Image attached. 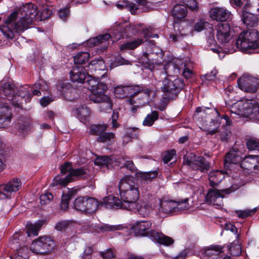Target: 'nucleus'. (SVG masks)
Wrapping results in <instances>:
<instances>
[{
    "label": "nucleus",
    "mask_w": 259,
    "mask_h": 259,
    "mask_svg": "<svg viewBox=\"0 0 259 259\" xmlns=\"http://www.w3.org/2000/svg\"><path fill=\"white\" fill-rule=\"evenodd\" d=\"M36 6L27 3L16 8L6 19L5 25L0 28L3 35L9 39H13L15 33H21L27 29L35 20L42 21L52 15V11L45 7L39 13L37 12Z\"/></svg>",
    "instance_id": "obj_1"
},
{
    "label": "nucleus",
    "mask_w": 259,
    "mask_h": 259,
    "mask_svg": "<svg viewBox=\"0 0 259 259\" xmlns=\"http://www.w3.org/2000/svg\"><path fill=\"white\" fill-rule=\"evenodd\" d=\"M240 30V28L235 27L231 28L228 23H220L215 26V34L218 42L223 45L219 48L216 45V41L214 35L209 36L207 40V49L211 50L213 52L218 54L220 58H224V53L226 54L233 53L235 51L234 45H230L229 41L235 35V31Z\"/></svg>",
    "instance_id": "obj_2"
},
{
    "label": "nucleus",
    "mask_w": 259,
    "mask_h": 259,
    "mask_svg": "<svg viewBox=\"0 0 259 259\" xmlns=\"http://www.w3.org/2000/svg\"><path fill=\"white\" fill-rule=\"evenodd\" d=\"M118 188L120 199L123 202V209H133L140 196L135 180L132 177L126 176L120 180Z\"/></svg>",
    "instance_id": "obj_3"
},
{
    "label": "nucleus",
    "mask_w": 259,
    "mask_h": 259,
    "mask_svg": "<svg viewBox=\"0 0 259 259\" xmlns=\"http://www.w3.org/2000/svg\"><path fill=\"white\" fill-rule=\"evenodd\" d=\"M86 78H87L88 88L91 93L89 95L90 99L94 103H102L101 108H103V110L105 111L111 110L112 108V104L110 99L108 96L105 94V92L107 90L106 84L99 81L97 79L88 74Z\"/></svg>",
    "instance_id": "obj_4"
},
{
    "label": "nucleus",
    "mask_w": 259,
    "mask_h": 259,
    "mask_svg": "<svg viewBox=\"0 0 259 259\" xmlns=\"http://www.w3.org/2000/svg\"><path fill=\"white\" fill-rule=\"evenodd\" d=\"M231 117H249L259 121V105L255 101L242 100L234 103L230 108Z\"/></svg>",
    "instance_id": "obj_5"
},
{
    "label": "nucleus",
    "mask_w": 259,
    "mask_h": 259,
    "mask_svg": "<svg viewBox=\"0 0 259 259\" xmlns=\"http://www.w3.org/2000/svg\"><path fill=\"white\" fill-rule=\"evenodd\" d=\"M68 172L69 174L65 177L60 175L54 178L52 185L53 186L57 185L65 186L68 183L87 178L89 175L87 169L84 168L71 169L70 163L66 162L61 166V173L62 175H65Z\"/></svg>",
    "instance_id": "obj_6"
},
{
    "label": "nucleus",
    "mask_w": 259,
    "mask_h": 259,
    "mask_svg": "<svg viewBox=\"0 0 259 259\" xmlns=\"http://www.w3.org/2000/svg\"><path fill=\"white\" fill-rule=\"evenodd\" d=\"M198 113H200V116L204 117L205 120L202 119L201 127L203 130L208 132V134L212 135L217 132V128L220 125L219 114L214 108H203L198 107L196 110Z\"/></svg>",
    "instance_id": "obj_7"
},
{
    "label": "nucleus",
    "mask_w": 259,
    "mask_h": 259,
    "mask_svg": "<svg viewBox=\"0 0 259 259\" xmlns=\"http://www.w3.org/2000/svg\"><path fill=\"white\" fill-rule=\"evenodd\" d=\"M259 47V35L256 30H248L240 33L236 41L235 50L243 52Z\"/></svg>",
    "instance_id": "obj_8"
},
{
    "label": "nucleus",
    "mask_w": 259,
    "mask_h": 259,
    "mask_svg": "<svg viewBox=\"0 0 259 259\" xmlns=\"http://www.w3.org/2000/svg\"><path fill=\"white\" fill-rule=\"evenodd\" d=\"M14 87V85L10 82H5L2 86L3 91L5 95L9 97L8 100L11 101L14 106L21 107L23 101H25L24 98L29 92L28 89L24 87H20L18 90V95H17L18 93L14 94L15 91Z\"/></svg>",
    "instance_id": "obj_9"
},
{
    "label": "nucleus",
    "mask_w": 259,
    "mask_h": 259,
    "mask_svg": "<svg viewBox=\"0 0 259 259\" xmlns=\"http://www.w3.org/2000/svg\"><path fill=\"white\" fill-rule=\"evenodd\" d=\"M114 94L117 98H121L126 94L130 95V98L127 100V102L130 105H133L136 102L134 101V98L141 94L144 96L145 98L147 99L149 96L150 92L148 90L143 91L139 89V87H128V86H117L114 88Z\"/></svg>",
    "instance_id": "obj_10"
},
{
    "label": "nucleus",
    "mask_w": 259,
    "mask_h": 259,
    "mask_svg": "<svg viewBox=\"0 0 259 259\" xmlns=\"http://www.w3.org/2000/svg\"><path fill=\"white\" fill-rule=\"evenodd\" d=\"M102 205L95 198L79 197L74 202L75 209L87 213H93L97 210L99 206Z\"/></svg>",
    "instance_id": "obj_11"
},
{
    "label": "nucleus",
    "mask_w": 259,
    "mask_h": 259,
    "mask_svg": "<svg viewBox=\"0 0 259 259\" xmlns=\"http://www.w3.org/2000/svg\"><path fill=\"white\" fill-rule=\"evenodd\" d=\"M54 246V241L50 237H41L32 242L30 249L35 253H45L52 250Z\"/></svg>",
    "instance_id": "obj_12"
},
{
    "label": "nucleus",
    "mask_w": 259,
    "mask_h": 259,
    "mask_svg": "<svg viewBox=\"0 0 259 259\" xmlns=\"http://www.w3.org/2000/svg\"><path fill=\"white\" fill-rule=\"evenodd\" d=\"M124 27H126L127 25L126 24L124 26L119 25L116 29L113 30L111 34L106 33L99 35L97 37L91 38L88 41V45L91 47H94L101 44L106 43L110 38H112L113 41H117L122 36L121 33L119 31L122 28Z\"/></svg>",
    "instance_id": "obj_13"
},
{
    "label": "nucleus",
    "mask_w": 259,
    "mask_h": 259,
    "mask_svg": "<svg viewBox=\"0 0 259 259\" xmlns=\"http://www.w3.org/2000/svg\"><path fill=\"white\" fill-rule=\"evenodd\" d=\"M184 163L187 164L193 169L200 170L204 172L208 170L209 164L205 161L204 159L201 156H196L194 154H190L184 157Z\"/></svg>",
    "instance_id": "obj_14"
},
{
    "label": "nucleus",
    "mask_w": 259,
    "mask_h": 259,
    "mask_svg": "<svg viewBox=\"0 0 259 259\" xmlns=\"http://www.w3.org/2000/svg\"><path fill=\"white\" fill-rule=\"evenodd\" d=\"M151 226L149 221H138L132 224L131 229L136 236H147L150 238L151 232L154 231L151 230Z\"/></svg>",
    "instance_id": "obj_15"
},
{
    "label": "nucleus",
    "mask_w": 259,
    "mask_h": 259,
    "mask_svg": "<svg viewBox=\"0 0 259 259\" xmlns=\"http://www.w3.org/2000/svg\"><path fill=\"white\" fill-rule=\"evenodd\" d=\"M229 193L231 191L229 189L222 190H218L216 189H210L208 191L205 200L206 202L216 205L218 207H221L223 205L222 199L224 197V192Z\"/></svg>",
    "instance_id": "obj_16"
},
{
    "label": "nucleus",
    "mask_w": 259,
    "mask_h": 259,
    "mask_svg": "<svg viewBox=\"0 0 259 259\" xmlns=\"http://www.w3.org/2000/svg\"><path fill=\"white\" fill-rule=\"evenodd\" d=\"M257 84V79L249 75H243L238 80L240 89L246 92H255Z\"/></svg>",
    "instance_id": "obj_17"
},
{
    "label": "nucleus",
    "mask_w": 259,
    "mask_h": 259,
    "mask_svg": "<svg viewBox=\"0 0 259 259\" xmlns=\"http://www.w3.org/2000/svg\"><path fill=\"white\" fill-rule=\"evenodd\" d=\"M22 186V182L18 178H14L3 186H0V199L8 197L7 193H11L18 191Z\"/></svg>",
    "instance_id": "obj_18"
},
{
    "label": "nucleus",
    "mask_w": 259,
    "mask_h": 259,
    "mask_svg": "<svg viewBox=\"0 0 259 259\" xmlns=\"http://www.w3.org/2000/svg\"><path fill=\"white\" fill-rule=\"evenodd\" d=\"M126 7L133 14H135L138 10L148 11L154 9L153 4L146 0H131V2L125 3Z\"/></svg>",
    "instance_id": "obj_19"
},
{
    "label": "nucleus",
    "mask_w": 259,
    "mask_h": 259,
    "mask_svg": "<svg viewBox=\"0 0 259 259\" xmlns=\"http://www.w3.org/2000/svg\"><path fill=\"white\" fill-rule=\"evenodd\" d=\"M23 238L22 235L15 234L11 240L12 247L16 248L17 251L12 259H27L28 249L25 246H21L19 242V240Z\"/></svg>",
    "instance_id": "obj_20"
},
{
    "label": "nucleus",
    "mask_w": 259,
    "mask_h": 259,
    "mask_svg": "<svg viewBox=\"0 0 259 259\" xmlns=\"http://www.w3.org/2000/svg\"><path fill=\"white\" fill-rule=\"evenodd\" d=\"M182 86V82L180 79H174L166 77L162 81V86L161 89L164 93L169 95L181 88Z\"/></svg>",
    "instance_id": "obj_21"
},
{
    "label": "nucleus",
    "mask_w": 259,
    "mask_h": 259,
    "mask_svg": "<svg viewBox=\"0 0 259 259\" xmlns=\"http://www.w3.org/2000/svg\"><path fill=\"white\" fill-rule=\"evenodd\" d=\"M241 152L232 149L226 154L224 160V166L226 168L231 169L234 165L241 163Z\"/></svg>",
    "instance_id": "obj_22"
},
{
    "label": "nucleus",
    "mask_w": 259,
    "mask_h": 259,
    "mask_svg": "<svg viewBox=\"0 0 259 259\" xmlns=\"http://www.w3.org/2000/svg\"><path fill=\"white\" fill-rule=\"evenodd\" d=\"M210 18L218 21H226L231 18V13L230 11L222 7H215L209 11Z\"/></svg>",
    "instance_id": "obj_23"
},
{
    "label": "nucleus",
    "mask_w": 259,
    "mask_h": 259,
    "mask_svg": "<svg viewBox=\"0 0 259 259\" xmlns=\"http://www.w3.org/2000/svg\"><path fill=\"white\" fill-rule=\"evenodd\" d=\"M171 13L174 19V27L175 31L177 32V28H178L177 30H179L178 22L182 21L187 15L186 7L183 5H176L174 7Z\"/></svg>",
    "instance_id": "obj_24"
},
{
    "label": "nucleus",
    "mask_w": 259,
    "mask_h": 259,
    "mask_svg": "<svg viewBox=\"0 0 259 259\" xmlns=\"http://www.w3.org/2000/svg\"><path fill=\"white\" fill-rule=\"evenodd\" d=\"M87 75L85 69L82 66L76 67L70 72L71 80L74 82L83 83Z\"/></svg>",
    "instance_id": "obj_25"
},
{
    "label": "nucleus",
    "mask_w": 259,
    "mask_h": 259,
    "mask_svg": "<svg viewBox=\"0 0 259 259\" xmlns=\"http://www.w3.org/2000/svg\"><path fill=\"white\" fill-rule=\"evenodd\" d=\"M159 212L160 213L176 212L177 201L170 200L162 199L160 201Z\"/></svg>",
    "instance_id": "obj_26"
},
{
    "label": "nucleus",
    "mask_w": 259,
    "mask_h": 259,
    "mask_svg": "<svg viewBox=\"0 0 259 259\" xmlns=\"http://www.w3.org/2000/svg\"><path fill=\"white\" fill-rule=\"evenodd\" d=\"M150 238L155 242L168 246L174 242V240L170 237L166 236L162 233L156 231L151 232Z\"/></svg>",
    "instance_id": "obj_27"
},
{
    "label": "nucleus",
    "mask_w": 259,
    "mask_h": 259,
    "mask_svg": "<svg viewBox=\"0 0 259 259\" xmlns=\"http://www.w3.org/2000/svg\"><path fill=\"white\" fill-rule=\"evenodd\" d=\"M132 211H137L141 215L145 217L148 216L152 210V205L149 202H140L135 203V205L133 209H128Z\"/></svg>",
    "instance_id": "obj_28"
},
{
    "label": "nucleus",
    "mask_w": 259,
    "mask_h": 259,
    "mask_svg": "<svg viewBox=\"0 0 259 259\" xmlns=\"http://www.w3.org/2000/svg\"><path fill=\"white\" fill-rule=\"evenodd\" d=\"M242 21L247 27H251L257 24L258 18L253 14L243 11L242 14Z\"/></svg>",
    "instance_id": "obj_29"
},
{
    "label": "nucleus",
    "mask_w": 259,
    "mask_h": 259,
    "mask_svg": "<svg viewBox=\"0 0 259 259\" xmlns=\"http://www.w3.org/2000/svg\"><path fill=\"white\" fill-rule=\"evenodd\" d=\"M225 174L221 170H212L210 171L208 176V180L211 186H217L225 178Z\"/></svg>",
    "instance_id": "obj_30"
},
{
    "label": "nucleus",
    "mask_w": 259,
    "mask_h": 259,
    "mask_svg": "<svg viewBox=\"0 0 259 259\" xmlns=\"http://www.w3.org/2000/svg\"><path fill=\"white\" fill-rule=\"evenodd\" d=\"M11 120V112L10 109L7 106L0 107V124L1 127H4L7 125Z\"/></svg>",
    "instance_id": "obj_31"
},
{
    "label": "nucleus",
    "mask_w": 259,
    "mask_h": 259,
    "mask_svg": "<svg viewBox=\"0 0 259 259\" xmlns=\"http://www.w3.org/2000/svg\"><path fill=\"white\" fill-rule=\"evenodd\" d=\"M77 116L79 120L85 123L91 115V110L86 106H81L76 109Z\"/></svg>",
    "instance_id": "obj_32"
},
{
    "label": "nucleus",
    "mask_w": 259,
    "mask_h": 259,
    "mask_svg": "<svg viewBox=\"0 0 259 259\" xmlns=\"http://www.w3.org/2000/svg\"><path fill=\"white\" fill-rule=\"evenodd\" d=\"M121 200L119 199L117 197L110 195L104 199L103 202L104 204H109L111 207L114 208H123V202Z\"/></svg>",
    "instance_id": "obj_33"
},
{
    "label": "nucleus",
    "mask_w": 259,
    "mask_h": 259,
    "mask_svg": "<svg viewBox=\"0 0 259 259\" xmlns=\"http://www.w3.org/2000/svg\"><path fill=\"white\" fill-rule=\"evenodd\" d=\"M222 252V248L218 246H211L203 248L202 253L204 256L212 257L213 258L219 255Z\"/></svg>",
    "instance_id": "obj_34"
},
{
    "label": "nucleus",
    "mask_w": 259,
    "mask_h": 259,
    "mask_svg": "<svg viewBox=\"0 0 259 259\" xmlns=\"http://www.w3.org/2000/svg\"><path fill=\"white\" fill-rule=\"evenodd\" d=\"M123 228V226L120 225H109L108 224L99 225L98 226L95 227V230L98 232H105L107 231H114L120 230Z\"/></svg>",
    "instance_id": "obj_35"
},
{
    "label": "nucleus",
    "mask_w": 259,
    "mask_h": 259,
    "mask_svg": "<svg viewBox=\"0 0 259 259\" xmlns=\"http://www.w3.org/2000/svg\"><path fill=\"white\" fill-rule=\"evenodd\" d=\"M42 225V222H38L35 224L28 223L26 225L27 236L29 237L31 235H37Z\"/></svg>",
    "instance_id": "obj_36"
},
{
    "label": "nucleus",
    "mask_w": 259,
    "mask_h": 259,
    "mask_svg": "<svg viewBox=\"0 0 259 259\" xmlns=\"http://www.w3.org/2000/svg\"><path fill=\"white\" fill-rule=\"evenodd\" d=\"M144 42L143 39L138 38L137 39L132 40L121 45V50H133L137 48Z\"/></svg>",
    "instance_id": "obj_37"
},
{
    "label": "nucleus",
    "mask_w": 259,
    "mask_h": 259,
    "mask_svg": "<svg viewBox=\"0 0 259 259\" xmlns=\"http://www.w3.org/2000/svg\"><path fill=\"white\" fill-rule=\"evenodd\" d=\"M158 175V172L156 170L148 172H138L137 177L139 179L145 181H151L156 178Z\"/></svg>",
    "instance_id": "obj_38"
},
{
    "label": "nucleus",
    "mask_w": 259,
    "mask_h": 259,
    "mask_svg": "<svg viewBox=\"0 0 259 259\" xmlns=\"http://www.w3.org/2000/svg\"><path fill=\"white\" fill-rule=\"evenodd\" d=\"M90 69L97 70H105L106 67L105 62L102 60H93L91 61L89 65Z\"/></svg>",
    "instance_id": "obj_39"
},
{
    "label": "nucleus",
    "mask_w": 259,
    "mask_h": 259,
    "mask_svg": "<svg viewBox=\"0 0 259 259\" xmlns=\"http://www.w3.org/2000/svg\"><path fill=\"white\" fill-rule=\"evenodd\" d=\"M115 139V135L113 133H105L100 135L98 141L100 142L109 144L114 142Z\"/></svg>",
    "instance_id": "obj_40"
},
{
    "label": "nucleus",
    "mask_w": 259,
    "mask_h": 259,
    "mask_svg": "<svg viewBox=\"0 0 259 259\" xmlns=\"http://www.w3.org/2000/svg\"><path fill=\"white\" fill-rule=\"evenodd\" d=\"M90 55L88 52H80L74 57L75 64H83L88 61Z\"/></svg>",
    "instance_id": "obj_41"
},
{
    "label": "nucleus",
    "mask_w": 259,
    "mask_h": 259,
    "mask_svg": "<svg viewBox=\"0 0 259 259\" xmlns=\"http://www.w3.org/2000/svg\"><path fill=\"white\" fill-rule=\"evenodd\" d=\"M158 113L156 111H153L150 114H148L143 121V125L146 126L152 125L154 122L158 118Z\"/></svg>",
    "instance_id": "obj_42"
},
{
    "label": "nucleus",
    "mask_w": 259,
    "mask_h": 259,
    "mask_svg": "<svg viewBox=\"0 0 259 259\" xmlns=\"http://www.w3.org/2000/svg\"><path fill=\"white\" fill-rule=\"evenodd\" d=\"M107 127V124H94L92 125L90 127V133L93 135H99L102 132L106 130Z\"/></svg>",
    "instance_id": "obj_43"
},
{
    "label": "nucleus",
    "mask_w": 259,
    "mask_h": 259,
    "mask_svg": "<svg viewBox=\"0 0 259 259\" xmlns=\"http://www.w3.org/2000/svg\"><path fill=\"white\" fill-rule=\"evenodd\" d=\"M177 212L182 210H188L190 207V205L188 203V199H185L181 201H177Z\"/></svg>",
    "instance_id": "obj_44"
},
{
    "label": "nucleus",
    "mask_w": 259,
    "mask_h": 259,
    "mask_svg": "<svg viewBox=\"0 0 259 259\" xmlns=\"http://www.w3.org/2000/svg\"><path fill=\"white\" fill-rule=\"evenodd\" d=\"M246 146L249 150H258L259 151V143L255 139L251 138L247 139Z\"/></svg>",
    "instance_id": "obj_45"
},
{
    "label": "nucleus",
    "mask_w": 259,
    "mask_h": 259,
    "mask_svg": "<svg viewBox=\"0 0 259 259\" xmlns=\"http://www.w3.org/2000/svg\"><path fill=\"white\" fill-rule=\"evenodd\" d=\"M256 211V208L252 209H246L244 210H236V214L239 218L244 219L253 214Z\"/></svg>",
    "instance_id": "obj_46"
},
{
    "label": "nucleus",
    "mask_w": 259,
    "mask_h": 259,
    "mask_svg": "<svg viewBox=\"0 0 259 259\" xmlns=\"http://www.w3.org/2000/svg\"><path fill=\"white\" fill-rule=\"evenodd\" d=\"M53 199V196L52 194L48 193L42 194L39 197L40 203L43 205L50 203Z\"/></svg>",
    "instance_id": "obj_47"
},
{
    "label": "nucleus",
    "mask_w": 259,
    "mask_h": 259,
    "mask_svg": "<svg viewBox=\"0 0 259 259\" xmlns=\"http://www.w3.org/2000/svg\"><path fill=\"white\" fill-rule=\"evenodd\" d=\"M111 160L107 156L97 157L95 160V164L99 166H108Z\"/></svg>",
    "instance_id": "obj_48"
},
{
    "label": "nucleus",
    "mask_w": 259,
    "mask_h": 259,
    "mask_svg": "<svg viewBox=\"0 0 259 259\" xmlns=\"http://www.w3.org/2000/svg\"><path fill=\"white\" fill-rule=\"evenodd\" d=\"M230 253L233 255L237 256L241 253V246L238 244L232 243L229 247Z\"/></svg>",
    "instance_id": "obj_49"
},
{
    "label": "nucleus",
    "mask_w": 259,
    "mask_h": 259,
    "mask_svg": "<svg viewBox=\"0 0 259 259\" xmlns=\"http://www.w3.org/2000/svg\"><path fill=\"white\" fill-rule=\"evenodd\" d=\"M58 13L59 17L61 19H62L63 20H65L69 16L70 12H69V8L68 7H67L63 9H60L58 11Z\"/></svg>",
    "instance_id": "obj_50"
},
{
    "label": "nucleus",
    "mask_w": 259,
    "mask_h": 259,
    "mask_svg": "<svg viewBox=\"0 0 259 259\" xmlns=\"http://www.w3.org/2000/svg\"><path fill=\"white\" fill-rule=\"evenodd\" d=\"M176 155V151L175 150H171L168 151L163 157V161L165 163H168L170 161L173 157Z\"/></svg>",
    "instance_id": "obj_51"
},
{
    "label": "nucleus",
    "mask_w": 259,
    "mask_h": 259,
    "mask_svg": "<svg viewBox=\"0 0 259 259\" xmlns=\"http://www.w3.org/2000/svg\"><path fill=\"white\" fill-rule=\"evenodd\" d=\"M93 249L91 247H87L84 250L81 259H91Z\"/></svg>",
    "instance_id": "obj_52"
},
{
    "label": "nucleus",
    "mask_w": 259,
    "mask_h": 259,
    "mask_svg": "<svg viewBox=\"0 0 259 259\" xmlns=\"http://www.w3.org/2000/svg\"><path fill=\"white\" fill-rule=\"evenodd\" d=\"M54 100L53 98L49 96L44 97L40 100V104L41 106L46 107L51 102L54 101Z\"/></svg>",
    "instance_id": "obj_53"
},
{
    "label": "nucleus",
    "mask_w": 259,
    "mask_h": 259,
    "mask_svg": "<svg viewBox=\"0 0 259 259\" xmlns=\"http://www.w3.org/2000/svg\"><path fill=\"white\" fill-rule=\"evenodd\" d=\"M206 25H208V23L202 21H200L195 24L194 29L195 30L198 32L201 31L204 29Z\"/></svg>",
    "instance_id": "obj_54"
},
{
    "label": "nucleus",
    "mask_w": 259,
    "mask_h": 259,
    "mask_svg": "<svg viewBox=\"0 0 259 259\" xmlns=\"http://www.w3.org/2000/svg\"><path fill=\"white\" fill-rule=\"evenodd\" d=\"M186 5L191 10H196L198 9V4L196 0H189Z\"/></svg>",
    "instance_id": "obj_55"
},
{
    "label": "nucleus",
    "mask_w": 259,
    "mask_h": 259,
    "mask_svg": "<svg viewBox=\"0 0 259 259\" xmlns=\"http://www.w3.org/2000/svg\"><path fill=\"white\" fill-rule=\"evenodd\" d=\"M185 35H186L185 31L183 32L182 30H181L179 33L176 32L175 34L171 35L170 37L172 38L174 41H176L180 40V39Z\"/></svg>",
    "instance_id": "obj_56"
},
{
    "label": "nucleus",
    "mask_w": 259,
    "mask_h": 259,
    "mask_svg": "<svg viewBox=\"0 0 259 259\" xmlns=\"http://www.w3.org/2000/svg\"><path fill=\"white\" fill-rule=\"evenodd\" d=\"M101 255L103 259H111L113 257V253L110 249H108L104 252H102Z\"/></svg>",
    "instance_id": "obj_57"
},
{
    "label": "nucleus",
    "mask_w": 259,
    "mask_h": 259,
    "mask_svg": "<svg viewBox=\"0 0 259 259\" xmlns=\"http://www.w3.org/2000/svg\"><path fill=\"white\" fill-rule=\"evenodd\" d=\"M221 132V139L222 141H226L230 134V130L228 127H225L223 131Z\"/></svg>",
    "instance_id": "obj_58"
},
{
    "label": "nucleus",
    "mask_w": 259,
    "mask_h": 259,
    "mask_svg": "<svg viewBox=\"0 0 259 259\" xmlns=\"http://www.w3.org/2000/svg\"><path fill=\"white\" fill-rule=\"evenodd\" d=\"M140 95V97H141L143 99H144V101H143V102H141L140 101H136L134 100V101L136 102V103H138V105H136V106H134L133 107H132V111L133 112H136V111L137 110V109L138 108V106H140V105H142L143 104H144L148 100V99H146V98H144V96H143V95H141V94ZM149 96L147 97V98H148Z\"/></svg>",
    "instance_id": "obj_59"
},
{
    "label": "nucleus",
    "mask_w": 259,
    "mask_h": 259,
    "mask_svg": "<svg viewBox=\"0 0 259 259\" xmlns=\"http://www.w3.org/2000/svg\"><path fill=\"white\" fill-rule=\"evenodd\" d=\"M67 226V223L65 221H61L57 223L55 225V228L58 231L64 229Z\"/></svg>",
    "instance_id": "obj_60"
},
{
    "label": "nucleus",
    "mask_w": 259,
    "mask_h": 259,
    "mask_svg": "<svg viewBox=\"0 0 259 259\" xmlns=\"http://www.w3.org/2000/svg\"><path fill=\"white\" fill-rule=\"evenodd\" d=\"M218 72L216 70L211 71L209 73H207L205 75V78L207 80H213L216 76Z\"/></svg>",
    "instance_id": "obj_61"
},
{
    "label": "nucleus",
    "mask_w": 259,
    "mask_h": 259,
    "mask_svg": "<svg viewBox=\"0 0 259 259\" xmlns=\"http://www.w3.org/2000/svg\"><path fill=\"white\" fill-rule=\"evenodd\" d=\"M225 229L226 230H230L232 232H236L237 229V228L231 224L227 223L225 224Z\"/></svg>",
    "instance_id": "obj_62"
},
{
    "label": "nucleus",
    "mask_w": 259,
    "mask_h": 259,
    "mask_svg": "<svg viewBox=\"0 0 259 259\" xmlns=\"http://www.w3.org/2000/svg\"><path fill=\"white\" fill-rule=\"evenodd\" d=\"M72 197V194L70 192L67 193H63L62 196V201L64 202H68L69 203L70 198Z\"/></svg>",
    "instance_id": "obj_63"
},
{
    "label": "nucleus",
    "mask_w": 259,
    "mask_h": 259,
    "mask_svg": "<svg viewBox=\"0 0 259 259\" xmlns=\"http://www.w3.org/2000/svg\"><path fill=\"white\" fill-rule=\"evenodd\" d=\"M183 75L186 78H189L192 75L191 71L188 68H185L183 71Z\"/></svg>",
    "instance_id": "obj_64"
}]
</instances>
